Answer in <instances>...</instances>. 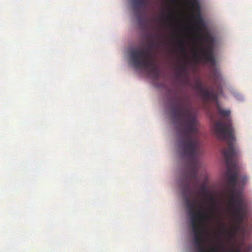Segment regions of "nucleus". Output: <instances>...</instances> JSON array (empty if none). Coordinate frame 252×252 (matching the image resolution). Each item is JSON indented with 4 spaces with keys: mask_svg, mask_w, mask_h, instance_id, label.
<instances>
[{
    "mask_svg": "<svg viewBox=\"0 0 252 252\" xmlns=\"http://www.w3.org/2000/svg\"><path fill=\"white\" fill-rule=\"evenodd\" d=\"M199 41L206 43V45H201L200 52L197 51L193 52V57L196 61L201 60L205 62H209L213 65L216 63L214 56V37L209 32L205 34L200 33L198 36Z\"/></svg>",
    "mask_w": 252,
    "mask_h": 252,
    "instance_id": "39448f33",
    "label": "nucleus"
},
{
    "mask_svg": "<svg viewBox=\"0 0 252 252\" xmlns=\"http://www.w3.org/2000/svg\"><path fill=\"white\" fill-rule=\"evenodd\" d=\"M218 251V248L216 247H212L209 252H217Z\"/></svg>",
    "mask_w": 252,
    "mask_h": 252,
    "instance_id": "4468645a",
    "label": "nucleus"
},
{
    "mask_svg": "<svg viewBox=\"0 0 252 252\" xmlns=\"http://www.w3.org/2000/svg\"><path fill=\"white\" fill-rule=\"evenodd\" d=\"M178 69L182 71L183 73H185L187 70V67L186 65L184 64L179 67Z\"/></svg>",
    "mask_w": 252,
    "mask_h": 252,
    "instance_id": "f8f14e48",
    "label": "nucleus"
},
{
    "mask_svg": "<svg viewBox=\"0 0 252 252\" xmlns=\"http://www.w3.org/2000/svg\"><path fill=\"white\" fill-rule=\"evenodd\" d=\"M218 220L220 224V232L222 234H225L227 232L226 228L225 227V225L224 223H223L221 222V219H220V215H219L218 216Z\"/></svg>",
    "mask_w": 252,
    "mask_h": 252,
    "instance_id": "1a4fd4ad",
    "label": "nucleus"
},
{
    "mask_svg": "<svg viewBox=\"0 0 252 252\" xmlns=\"http://www.w3.org/2000/svg\"><path fill=\"white\" fill-rule=\"evenodd\" d=\"M134 1L137 3H140L141 2V0H134Z\"/></svg>",
    "mask_w": 252,
    "mask_h": 252,
    "instance_id": "dca6fc26",
    "label": "nucleus"
},
{
    "mask_svg": "<svg viewBox=\"0 0 252 252\" xmlns=\"http://www.w3.org/2000/svg\"><path fill=\"white\" fill-rule=\"evenodd\" d=\"M199 194L202 195L205 198L208 196V190L205 185H201L200 189L199 191Z\"/></svg>",
    "mask_w": 252,
    "mask_h": 252,
    "instance_id": "6e6552de",
    "label": "nucleus"
},
{
    "mask_svg": "<svg viewBox=\"0 0 252 252\" xmlns=\"http://www.w3.org/2000/svg\"><path fill=\"white\" fill-rule=\"evenodd\" d=\"M173 18V15L172 13H170L168 16V19L170 20L172 19Z\"/></svg>",
    "mask_w": 252,
    "mask_h": 252,
    "instance_id": "2eb2a0df",
    "label": "nucleus"
},
{
    "mask_svg": "<svg viewBox=\"0 0 252 252\" xmlns=\"http://www.w3.org/2000/svg\"><path fill=\"white\" fill-rule=\"evenodd\" d=\"M212 79L214 82H217L220 79V73L218 71H215L213 74Z\"/></svg>",
    "mask_w": 252,
    "mask_h": 252,
    "instance_id": "9d476101",
    "label": "nucleus"
},
{
    "mask_svg": "<svg viewBox=\"0 0 252 252\" xmlns=\"http://www.w3.org/2000/svg\"><path fill=\"white\" fill-rule=\"evenodd\" d=\"M178 43H179V48L181 50L182 52L184 53H186V51L185 47L184 46L183 41L181 40H180L178 41Z\"/></svg>",
    "mask_w": 252,
    "mask_h": 252,
    "instance_id": "9b49d317",
    "label": "nucleus"
},
{
    "mask_svg": "<svg viewBox=\"0 0 252 252\" xmlns=\"http://www.w3.org/2000/svg\"><path fill=\"white\" fill-rule=\"evenodd\" d=\"M156 44V42L151 39L148 42L147 49L133 50L130 52L129 56L135 68H144L152 78L157 80L159 78L160 71L157 64L152 60V48Z\"/></svg>",
    "mask_w": 252,
    "mask_h": 252,
    "instance_id": "20e7f679",
    "label": "nucleus"
},
{
    "mask_svg": "<svg viewBox=\"0 0 252 252\" xmlns=\"http://www.w3.org/2000/svg\"><path fill=\"white\" fill-rule=\"evenodd\" d=\"M184 74V73H183L182 71H181L179 69L178 70V72H177V76H178V77H181Z\"/></svg>",
    "mask_w": 252,
    "mask_h": 252,
    "instance_id": "ddd939ff",
    "label": "nucleus"
},
{
    "mask_svg": "<svg viewBox=\"0 0 252 252\" xmlns=\"http://www.w3.org/2000/svg\"><path fill=\"white\" fill-rule=\"evenodd\" d=\"M190 4L192 9L197 12V14L193 15L192 17L195 21L196 26L200 32L203 31L205 28V24L200 14V8L198 0L190 1Z\"/></svg>",
    "mask_w": 252,
    "mask_h": 252,
    "instance_id": "0eeeda50",
    "label": "nucleus"
},
{
    "mask_svg": "<svg viewBox=\"0 0 252 252\" xmlns=\"http://www.w3.org/2000/svg\"><path fill=\"white\" fill-rule=\"evenodd\" d=\"M192 88L198 92L199 94L202 96L205 101L210 100L217 102L218 97L223 94L221 87H219L217 91H215L213 88L208 91L207 87L204 86L199 79H195Z\"/></svg>",
    "mask_w": 252,
    "mask_h": 252,
    "instance_id": "423d86ee",
    "label": "nucleus"
},
{
    "mask_svg": "<svg viewBox=\"0 0 252 252\" xmlns=\"http://www.w3.org/2000/svg\"><path fill=\"white\" fill-rule=\"evenodd\" d=\"M233 149L234 152L230 155V162L227 161V158L224 155L225 150H223L222 152L227 166L226 176L229 189L230 204L233 209L232 215L234 220L233 227L237 230L239 228V224L242 223L246 218L248 207L242 196V190L237 189L236 186L238 184L244 186L248 178L246 176H243L239 178L235 159L239 156V151L237 147H234Z\"/></svg>",
    "mask_w": 252,
    "mask_h": 252,
    "instance_id": "f03ea898",
    "label": "nucleus"
},
{
    "mask_svg": "<svg viewBox=\"0 0 252 252\" xmlns=\"http://www.w3.org/2000/svg\"><path fill=\"white\" fill-rule=\"evenodd\" d=\"M178 146L182 155L188 158V165L189 171L186 174L182 182L181 189L184 202L189 214L192 231L194 246L199 252H206L204 247L205 241L204 238V227L203 224L208 220L214 218L217 208V203L212 196H209L210 205V214L207 213L204 208L198 203L195 198L191 202L190 197L192 194L190 185L192 183L193 188L196 189L198 183L197 178L199 163L197 158V154L199 148V141H179Z\"/></svg>",
    "mask_w": 252,
    "mask_h": 252,
    "instance_id": "f257e3e1",
    "label": "nucleus"
},
{
    "mask_svg": "<svg viewBox=\"0 0 252 252\" xmlns=\"http://www.w3.org/2000/svg\"><path fill=\"white\" fill-rule=\"evenodd\" d=\"M218 112L220 116L225 117L224 121V122H215L213 126V129L218 139L221 141H226L228 147L224 149V155L227 158V161L230 162V155L234 152L233 147L235 140L234 129L229 117L230 111L218 107Z\"/></svg>",
    "mask_w": 252,
    "mask_h": 252,
    "instance_id": "7ed1b4c3",
    "label": "nucleus"
}]
</instances>
